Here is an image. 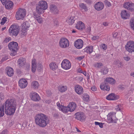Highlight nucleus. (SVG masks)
<instances>
[{
    "instance_id": "a211bd4d",
    "label": "nucleus",
    "mask_w": 134,
    "mask_h": 134,
    "mask_svg": "<svg viewBox=\"0 0 134 134\" xmlns=\"http://www.w3.org/2000/svg\"><path fill=\"white\" fill-rule=\"evenodd\" d=\"M5 5L6 8L8 9H11L13 8V4L10 1H8L4 4Z\"/></svg>"
},
{
    "instance_id": "4be33fe9",
    "label": "nucleus",
    "mask_w": 134,
    "mask_h": 134,
    "mask_svg": "<svg viewBox=\"0 0 134 134\" xmlns=\"http://www.w3.org/2000/svg\"><path fill=\"white\" fill-rule=\"evenodd\" d=\"M104 82L106 84L109 83L111 85L114 84L115 82V80L112 77L106 78L105 79Z\"/></svg>"
},
{
    "instance_id": "7c9ffc66",
    "label": "nucleus",
    "mask_w": 134,
    "mask_h": 134,
    "mask_svg": "<svg viewBox=\"0 0 134 134\" xmlns=\"http://www.w3.org/2000/svg\"><path fill=\"white\" fill-rule=\"evenodd\" d=\"M74 17L72 16L70 17L69 19H67L66 21L68 23L69 25L72 24L74 22L75 20L74 18Z\"/></svg>"
},
{
    "instance_id": "c03bdc74",
    "label": "nucleus",
    "mask_w": 134,
    "mask_h": 134,
    "mask_svg": "<svg viewBox=\"0 0 134 134\" xmlns=\"http://www.w3.org/2000/svg\"><path fill=\"white\" fill-rule=\"evenodd\" d=\"M100 46L101 48H102L104 50H106L107 48V46L104 44H102Z\"/></svg>"
},
{
    "instance_id": "f3484780",
    "label": "nucleus",
    "mask_w": 134,
    "mask_h": 134,
    "mask_svg": "<svg viewBox=\"0 0 134 134\" xmlns=\"http://www.w3.org/2000/svg\"><path fill=\"white\" fill-rule=\"evenodd\" d=\"M104 7L103 3L100 2H97L94 5L95 9L98 11H99L102 9Z\"/></svg>"
},
{
    "instance_id": "412c9836",
    "label": "nucleus",
    "mask_w": 134,
    "mask_h": 134,
    "mask_svg": "<svg viewBox=\"0 0 134 134\" xmlns=\"http://www.w3.org/2000/svg\"><path fill=\"white\" fill-rule=\"evenodd\" d=\"M5 70L7 71V75L10 77L14 75L13 69L11 67H7Z\"/></svg>"
},
{
    "instance_id": "4c0bfd02",
    "label": "nucleus",
    "mask_w": 134,
    "mask_h": 134,
    "mask_svg": "<svg viewBox=\"0 0 134 134\" xmlns=\"http://www.w3.org/2000/svg\"><path fill=\"white\" fill-rule=\"evenodd\" d=\"M27 29L22 27L21 34L22 35H25L27 34Z\"/></svg>"
},
{
    "instance_id": "7ed1b4c3",
    "label": "nucleus",
    "mask_w": 134,
    "mask_h": 134,
    "mask_svg": "<svg viewBox=\"0 0 134 134\" xmlns=\"http://www.w3.org/2000/svg\"><path fill=\"white\" fill-rule=\"evenodd\" d=\"M47 2L44 1H41L36 5V11L38 14H41L43 13V11L47 9Z\"/></svg>"
},
{
    "instance_id": "e433bc0d",
    "label": "nucleus",
    "mask_w": 134,
    "mask_h": 134,
    "mask_svg": "<svg viewBox=\"0 0 134 134\" xmlns=\"http://www.w3.org/2000/svg\"><path fill=\"white\" fill-rule=\"evenodd\" d=\"M67 90L66 86H60L59 87V91L62 92H65Z\"/></svg>"
},
{
    "instance_id": "f257e3e1",
    "label": "nucleus",
    "mask_w": 134,
    "mask_h": 134,
    "mask_svg": "<svg viewBox=\"0 0 134 134\" xmlns=\"http://www.w3.org/2000/svg\"><path fill=\"white\" fill-rule=\"evenodd\" d=\"M5 105V112L9 115L14 114L16 110V103L13 99H8L6 100L4 105Z\"/></svg>"
},
{
    "instance_id": "774afa93",
    "label": "nucleus",
    "mask_w": 134,
    "mask_h": 134,
    "mask_svg": "<svg viewBox=\"0 0 134 134\" xmlns=\"http://www.w3.org/2000/svg\"><path fill=\"white\" fill-rule=\"evenodd\" d=\"M119 66L120 68H122L123 67V64L122 62H119Z\"/></svg>"
},
{
    "instance_id": "f8f14e48",
    "label": "nucleus",
    "mask_w": 134,
    "mask_h": 134,
    "mask_svg": "<svg viewBox=\"0 0 134 134\" xmlns=\"http://www.w3.org/2000/svg\"><path fill=\"white\" fill-rule=\"evenodd\" d=\"M30 96L31 99L35 101H39L40 98L37 93L34 92H32L30 93Z\"/></svg>"
},
{
    "instance_id": "473e14b6",
    "label": "nucleus",
    "mask_w": 134,
    "mask_h": 134,
    "mask_svg": "<svg viewBox=\"0 0 134 134\" xmlns=\"http://www.w3.org/2000/svg\"><path fill=\"white\" fill-rule=\"evenodd\" d=\"M83 99L84 101L88 102L89 100V96L87 93H84L83 96Z\"/></svg>"
},
{
    "instance_id": "864d4df0",
    "label": "nucleus",
    "mask_w": 134,
    "mask_h": 134,
    "mask_svg": "<svg viewBox=\"0 0 134 134\" xmlns=\"http://www.w3.org/2000/svg\"><path fill=\"white\" fill-rule=\"evenodd\" d=\"M110 88V87L108 86H107L106 84H105V88L104 89V90H105L108 91L109 90Z\"/></svg>"
},
{
    "instance_id": "338daca9",
    "label": "nucleus",
    "mask_w": 134,
    "mask_h": 134,
    "mask_svg": "<svg viewBox=\"0 0 134 134\" xmlns=\"http://www.w3.org/2000/svg\"><path fill=\"white\" fill-rule=\"evenodd\" d=\"M120 61L119 60H115L114 61V64L115 65H116L117 64H119V63Z\"/></svg>"
},
{
    "instance_id": "680f3d73",
    "label": "nucleus",
    "mask_w": 134,
    "mask_h": 134,
    "mask_svg": "<svg viewBox=\"0 0 134 134\" xmlns=\"http://www.w3.org/2000/svg\"><path fill=\"white\" fill-rule=\"evenodd\" d=\"M1 134H8L7 130H3L1 133Z\"/></svg>"
},
{
    "instance_id": "49530a36",
    "label": "nucleus",
    "mask_w": 134,
    "mask_h": 134,
    "mask_svg": "<svg viewBox=\"0 0 134 134\" xmlns=\"http://www.w3.org/2000/svg\"><path fill=\"white\" fill-rule=\"evenodd\" d=\"M7 19L6 17H4L2 19V21L1 23V24L2 25H3L4 23L7 21Z\"/></svg>"
},
{
    "instance_id": "5fc2aeb1",
    "label": "nucleus",
    "mask_w": 134,
    "mask_h": 134,
    "mask_svg": "<svg viewBox=\"0 0 134 134\" xmlns=\"http://www.w3.org/2000/svg\"><path fill=\"white\" fill-rule=\"evenodd\" d=\"M36 60L35 59H33L32 61V65H36Z\"/></svg>"
},
{
    "instance_id": "8fccbe9b",
    "label": "nucleus",
    "mask_w": 134,
    "mask_h": 134,
    "mask_svg": "<svg viewBox=\"0 0 134 134\" xmlns=\"http://www.w3.org/2000/svg\"><path fill=\"white\" fill-rule=\"evenodd\" d=\"M53 23L54 25V26H57L58 25V22L57 19H55L54 20Z\"/></svg>"
},
{
    "instance_id": "052dcab7",
    "label": "nucleus",
    "mask_w": 134,
    "mask_h": 134,
    "mask_svg": "<svg viewBox=\"0 0 134 134\" xmlns=\"http://www.w3.org/2000/svg\"><path fill=\"white\" fill-rule=\"evenodd\" d=\"M84 58V56H81L78 57H77V58L78 60H81L83 59Z\"/></svg>"
},
{
    "instance_id": "2f4dec72",
    "label": "nucleus",
    "mask_w": 134,
    "mask_h": 134,
    "mask_svg": "<svg viewBox=\"0 0 134 134\" xmlns=\"http://www.w3.org/2000/svg\"><path fill=\"white\" fill-rule=\"evenodd\" d=\"M34 18L36 19L38 22L39 23H41L42 22V18L40 16H38L37 14L34 15Z\"/></svg>"
},
{
    "instance_id": "393cba45",
    "label": "nucleus",
    "mask_w": 134,
    "mask_h": 134,
    "mask_svg": "<svg viewBox=\"0 0 134 134\" xmlns=\"http://www.w3.org/2000/svg\"><path fill=\"white\" fill-rule=\"evenodd\" d=\"M85 26L83 23L81 21H79L77 23L76 25V27L78 30H82L84 28Z\"/></svg>"
},
{
    "instance_id": "423d86ee",
    "label": "nucleus",
    "mask_w": 134,
    "mask_h": 134,
    "mask_svg": "<svg viewBox=\"0 0 134 134\" xmlns=\"http://www.w3.org/2000/svg\"><path fill=\"white\" fill-rule=\"evenodd\" d=\"M26 15V10L24 9L19 8L16 12L15 17L17 20L23 19Z\"/></svg>"
},
{
    "instance_id": "de8ad7c7",
    "label": "nucleus",
    "mask_w": 134,
    "mask_h": 134,
    "mask_svg": "<svg viewBox=\"0 0 134 134\" xmlns=\"http://www.w3.org/2000/svg\"><path fill=\"white\" fill-rule=\"evenodd\" d=\"M108 69L105 68L104 69L103 71H102V74H103V75H105L108 72Z\"/></svg>"
},
{
    "instance_id": "20e7f679",
    "label": "nucleus",
    "mask_w": 134,
    "mask_h": 134,
    "mask_svg": "<svg viewBox=\"0 0 134 134\" xmlns=\"http://www.w3.org/2000/svg\"><path fill=\"white\" fill-rule=\"evenodd\" d=\"M18 43L16 42H10L8 45L9 49L11 51L10 53V55L14 56L16 54L18 50Z\"/></svg>"
},
{
    "instance_id": "13d9d810",
    "label": "nucleus",
    "mask_w": 134,
    "mask_h": 134,
    "mask_svg": "<svg viewBox=\"0 0 134 134\" xmlns=\"http://www.w3.org/2000/svg\"><path fill=\"white\" fill-rule=\"evenodd\" d=\"M84 1L86 3L90 4L92 3V1L91 0H84Z\"/></svg>"
},
{
    "instance_id": "4468645a",
    "label": "nucleus",
    "mask_w": 134,
    "mask_h": 134,
    "mask_svg": "<svg viewBox=\"0 0 134 134\" xmlns=\"http://www.w3.org/2000/svg\"><path fill=\"white\" fill-rule=\"evenodd\" d=\"M83 45V41L81 39H78L75 43V46L77 48L80 49L82 48Z\"/></svg>"
},
{
    "instance_id": "9b49d317",
    "label": "nucleus",
    "mask_w": 134,
    "mask_h": 134,
    "mask_svg": "<svg viewBox=\"0 0 134 134\" xmlns=\"http://www.w3.org/2000/svg\"><path fill=\"white\" fill-rule=\"evenodd\" d=\"M61 65L62 68L65 70L70 69L71 66L70 62L66 59L64 60L62 62Z\"/></svg>"
},
{
    "instance_id": "bb28decb",
    "label": "nucleus",
    "mask_w": 134,
    "mask_h": 134,
    "mask_svg": "<svg viewBox=\"0 0 134 134\" xmlns=\"http://www.w3.org/2000/svg\"><path fill=\"white\" fill-rule=\"evenodd\" d=\"M106 98L109 100H114L117 99V97L114 93H111L107 96Z\"/></svg>"
},
{
    "instance_id": "39448f33",
    "label": "nucleus",
    "mask_w": 134,
    "mask_h": 134,
    "mask_svg": "<svg viewBox=\"0 0 134 134\" xmlns=\"http://www.w3.org/2000/svg\"><path fill=\"white\" fill-rule=\"evenodd\" d=\"M19 31V27L18 26L12 25L8 30L10 35L16 37L17 36Z\"/></svg>"
},
{
    "instance_id": "1a4fd4ad",
    "label": "nucleus",
    "mask_w": 134,
    "mask_h": 134,
    "mask_svg": "<svg viewBox=\"0 0 134 134\" xmlns=\"http://www.w3.org/2000/svg\"><path fill=\"white\" fill-rule=\"evenodd\" d=\"M125 9L132 12L134 10V4L131 2H128L124 3L123 5Z\"/></svg>"
},
{
    "instance_id": "9d476101",
    "label": "nucleus",
    "mask_w": 134,
    "mask_h": 134,
    "mask_svg": "<svg viewBox=\"0 0 134 134\" xmlns=\"http://www.w3.org/2000/svg\"><path fill=\"white\" fill-rule=\"evenodd\" d=\"M69 42L67 39L61 38L59 42L60 46L61 47L66 48L69 46Z\"/></svg>"
},
{
    "instance_id": "6e6552de",
    "label": "nucleus",
    "mask_w": 134,
    "mask_h": 134,
    "mask_svg": "<svg viewBox=\"0 0 134 134\" xmlns=\"http://www.w3.org/2000/svg\"><path fill=\"white\" fill-rule=\"evenodd\" d=\"M117 120L115 114L113 112H110L107 115V121L109 123H116Z\"/></svg>"
},
{
    "instance_id": "603ef678",
    "label": "nucleus",
    "mask_w": 134,
    "mask_h": 134,
    "mask_svg": "<svg viewBox=\"0 0 134 134\" xmlns=\"http://www.w3.org/2000/svg\"><path fill=\"white\" fill-rule=\"evenodd\" d=\"M121 105H118L116 107L115 109L117 111H121Z\"/></svg>"
},
{
    "instance_id": "c9c22d12",
    "label": "nucleus",
    "mask_w": 134,
    "mask_h": 134,
    "mask_svg": "<svg viewBox=\"0 0 134 134\" xmlns=\"http://www.w3.org/2000/svg\"><path fill=\"white\" fill-rule=\"evenodd\" d=\"M22 27L27 29L28 28H29L30 26L29 23L27 21L24 22L22 25Z\"/></svg>"
},
{
    "instance_id": "e2e57ef3",
    "label": "nucleus",
    "mask_w": 134,
    "mask_h": 134,
    "mask_svg": "<svg viewBox=\"0 0 134 134\" xmlns=\"http://www.w3.org/2000/svg\"><path fill=\"white\" fill-rule=\"evenodd\" d=\"M91 89L92 91H96L97 88L95 86H93L91 87Z\"/></svg>"
},
{
    "instance_id": "a878e982",
    "label": "nucleus",
    "mask_w": 134,
    "mask_h": 134,
    "mask_svg": "<svg viewBox=\"0 0 134 134\" xmlns=\"http://www.w3.org/2000/svg\"><path fill=\"white\" fill-rule=\"evenodd\" d=\"M93 46H92L87 47L83 50V52H86L89 54H90L93 51Z\"/></svg>"
},
{
    "instance_id": "dca6fc26",
    "label": "nucleus",
    "mask_w": 134,
    "mask_h": 134,
    "mask_svg": "<svg viewBox=\"0 0 134 134\" xmlns=\"http://www.w3.org/2000/svg\"><path fill=\"white\" fill-rule=\"evenodd\" d=\"M18 83L19 86L20 88H22L26 87L27 84V81L24 79H21L19 80Z\"/></svg>"
},
{
    "instance_id": "37998d69",
    "label": "nucleus",
    "mask_w": 134,
    "mask_h": 134,
    "mask_svg": "<svg viewBox=\"0 0 134 134\" xmlns=\"http://www.w3.org/2000/svg\"><path fill=\"white\" fill-rule=\"evenodd\" d=\"M106 84L105 82H104L103 83H102L100 85V88L101 89V90H104V89L105 88V84Z\"/></svg>"
},
{
    "instance_id": "c756f323",
    "label": "nucleus",
    "mask_w": 134,
    "mask_h": 134,
    "mask_svg": "<svg viewBox=\"0 0 134 134\" xmlns=\"http://www.w3.org/2000/svg\"><path fill=\"white\" fill-rule=\"evenodd\" d=\"M39 85L38 82L36 81H33L31 83L32 88L33 89L37 88Z\"/></svg>"
},
{
    "instance_id": "aec40b11",
    "label": "nucleus",
    "mask_w": 134,
    "mask_h": 134,
    "mask_svg": "<svg viewBox=\"0 0 134 134\" xmlns=\"http://www.w3.org/2000/svg\"><path fill=\"white\" fill-rule=\"evenodd\" d=\"M50 9L51 11L54 14H57L58 12V8L56 5L54 4H52L51 5Z\"/></svg>"
},
{
    "instance_id": "6e6d98bb",
    "label": "nucleus",
    "mask_w": 134,
    "mask_h": 134,
    "mask_svg": "<svg viewBox=\"0 0 134 134\" xmlns=\"http://www.w3.org/2000/svg\"><path fill=\"white\" fill-rule=\"evenodd\" d=\"M10 37L6 38L4 40V42L5 43L8 42L10 40Z\"/></svg>"
},
{
    "instance_id": "ea45409f",
    "label": "nucleus",
    "mask_w": 134,
    "mask_h": 134,
    "mask_svg": "<svg viewBox=\"0 0 134 134\" xmlns=\"http://www.w3.org/2000/svg\"><path fill=\"white\" fill-rule=\"evenodd\" d=\"M103 65L102 64L100 63H97L94 65V66L96 67L100 68Z\"/></svg>"
},
{
    "instance_id": "b1692460",
    "label": "nucleus",
    "mask_w": 134,
    "mask_h": 134,
    "mask_svg": "<svg viewBox=\"0 0 134 134\" xmlns=\"http://www.w3.org/2000/svg\"><path fill=\"white\" fill-rule=\"evenodd\" d=\"M70 111L72 112L74 111L76 107V105L75 103H70L68 105Z\"/></svg>"
},
{
    "instance_id": "69168bd1",
    "label": "nucleus",
    "mask_w": 134,
    "mask_h": 134,
    "mask_svg": "<svg viewBox=\"0 0 134 134\" xmlns=\"http://www.w3.org/2000/svg\"><path fill=\"white\" fill-rule=\"evenodd\" d=\"M51 102V100L50 99H47L45 101V102L47 104H49Z\"/></svg>"
},
{
    "instance_id": "0e129e2a",
    "label": "nucleus",
    "mask_w": 134,
    "mask_h": 134,
    "mask_svg": "<svg viewBox=\"0 0 134 134\" xmlns=\"http://www.w3.org/2000/svg\"><path fill=\"white\" fill-rule=\"evenodd\" d=\"M124 58L125 60L127 61H129L130 59V58L128 57H124Z\"/></svg>"
},
{
    "instance_id": "2eb2a0df",
    "label": "nucleus",
    "mask_w": 134,
    "mask_h": 134,
    "mask_svg": "<svg viewBox=\"0 0 134 134\" xmlns=\"http://www.w3.org/2000/svg\"><path fill=\"white\" fill-rule=\"evenodd\" d=\"M75 92L78 94L80 95L82 94L83 92V89L82 86L77 85L75 86Z\"/></svg>"
},
{
    "instance_id": "cd10ccee",
    "label": "nucleus",
    "mask_w": 134,
    "mask_h": 134,
    "mask_svg": "<svg viewBox=\"0 0 134 134\" xmlns=\"http://www.w3.org/2000/svg\"><path fill=\"white\" fill-rule=\"evenodd\" d=\"M79 7L82 10H84L85 11L88 10V8L86 5L84 3H81L79 4Z\"/></svg>"
},
{
    "instance_id": "c85d7f7f",
    "label": "nucleus",
    "mask_w": 134,
    "mask_h": 134,
    "mask_svg": "<svg viewBox=\"0 0 134 134\" xmlns=\"http://www.w3.org/2000/svg\"><path fill=\"white\" fill-rule=\"evenodd\" d=\"M50 69L53 70H54L57 68L58 66L55 62L51 63L49 64Z\"/></svg>"
},
{
    "instance_id": "ddd939ff",
    "label": "nucleus",
    "mask_w": 134,
    "mask_h": 134,
    "mask_svg": "<svg viewBox=\"0 0 134 134\" xmlns=\"http://www.w3.org/2000/svg\"><path fill=\"white\" fill-rule=\"evenodd\" d=\"M75 118L81 121L84 120L86 118L85 114L82 112H78L75 114Z\"/></svg>"
},
{
    "instance_id": "a18cd8bd",
    "label": "nucleus",
    "mask_w": 134,
    "mask_h": 134,
    "mask_svg": "<svg viewBox=\"0 0 134 134\" xmlns=\"http://www.w3.org/2000/svg\"><path fill=\"white\" fill-rule=\"evenodd\" d=\"M36 69V65H32L31 70L32 71L34 72H35Z\"/></svg>"
},
{
    "instance_id": "0eeeda50",
    "label": "nucleus",
    "mask_w": 134,
    "mask_h": 134,
    "mask_svg": "<svg viewBox=\"0 0 134 134\" xmlns=\"http://www.w3.org/2000/svg\"><path fill=\"white\" fill-rule=\"evenodd\" d=\"M126 50L130 53L134 52V41H130L128 42L125 46Z\"/></svg>"
},
{
    "instance_id": "bf43d9fd",
    "label": "nucleus",
    "mask_w": 134,
    "mask_h": 134,
    "mask_svg": "<svg viewBox=\"0 0 134 134\" xmlns=\"http://www.w3.org/2000/svg\"><path fill=\"white\" fill-rule=\"evenodd\" d=\"M99 38V36H94L92 38V39L93 40H95L98 39Z\"/></svg>"
},
{
    "instance_id": "5701e85b",
    "label": "nucleus",
    "mask_w": 134,
    "mask_h": 134,
    "mask_svg": "<svg viewBox=\"0 0 134 134\" xmlns=\"http://www.w3.org/2000/svg\"><path fill=\"white\" fill-rule=\"evenodd\" d=\"M26 63L25 59L22 57L20 58L18 61V65L21 67H22L25 65Z\"/></svg>"
},
{
    "instance_id": "6ab92c4d",
    "label": "nucleus",
    "mask_w": 134,
    "mask_h": 134,
    "mask_svg": "<svg viewBox=\"0 0 134 134\" xmlns=\"http://www.w3.org/2000/svg\"><path fill=\"white\" fill-rule=\"evenodd\" d=\"M121 15L122 18L124 19H126L130 16L129 14L127 12L126 10L122 11L121 12Z\"/></svg>"
},
{
    "instance_id": "09e8293b",
    "label": "nucleus",
    "mask_w": 134,
    "mask_h": 134,
    "mask_svg": "<svg viewBox=\"0 0 134 134\" xmlns=\"http://www.w3.org/2000/svg\"><path fill=\"white\" fill-rule=\"evenodd\" d=\"M57 105L59 109V110H61L62 109V108H63V106L61 105L59 102H58L57 103Z\"/></svg>"
},
{
    "instance_id": "a19ab883",
    "label": "nucleus",
    "mask_w": 134,
    "mask_h": 134,
    "mask_svg": "<svg viewBox=\"0 0 134 134\" xmlns=\"http://www.w3.org/2000/svg\"><path fill=\"white\" fill-rule=\"evenodd\" d=\"M130 25L131 29L134 30V21L131 20L130 23Z\"/></svg>"
},
{
    "instance_id": "72a5a7b5",
    "label": "nucleus",
    "mask_w": 134,
    "mask_h": 134,
    "mask_svg": "<svg viewBox=\"0 0 134 134\" xmlns=\"http://www.w3.org/2000/svg\"><path fill=\"white\" fill-rule=\"evenodd\" d=\"M4 115V105L0 107V117H2Z\"/></svg>"
},
{
    "instance_id": "79ce46f5",
    "label": "nucleus",
    "mask_w": 134,
    "mask_h": 134,
    "mask_svg": "<svg viewBox=\"0 0 134 134\" xmlns=\"http://www.w3.org/2000/svg\"><path fill=\"white\" fill-rule=\"evenodd\" d=\"M94 123L96 125H99L101 128H102L103 127V124L102 123L96 121Z\"/></svg>"
},
{
    "instance_id": "f03ea898",
    "label": "nucleus",
    "mask_w": 134,
    "mask_h": 134,
    "mask_svg": "<svg viewBox=\"0 0 134 134\" xmlns=\"http://www.w3.org/2000/svg\"><path fill=\"white\" fill-rule=\"evenodd\" d=\"M35 121L36 125L42 127H45L49 122L48 117L43 114L37 115L35 117Z\"/></svg>"
},
{
    "instance_id": "4d7b16f0",
    "label": "nucleus",
    "mask_w": 134,
    "mask_h": 134,
    "mask_svg": "<svg viewBox=\"0 0 134 134\" xmlns=\"http://www.w3.org/2000/svg\"><path fill=\"white\" fill-rule=\"evenodd\" d=\"M4 98L3 94L2 93H0V99H3Z\"/></svg>"
},
{
    "instance_id": "58836bf2",
    "label": "nucleus",
    "mask_w": 134,
    "mask_h": 134,
    "mask_svg": "<svg viewBox=\"0 0 134 134\" xmlns=\"http://www.w3.org/2000/svg\"><path fill=\"white\" fill-rule=\"evenodd\" d=\"M104 3L105 5L107 7H109L111 5V3L108 0H105L104 2Z\"/></svg>"
},
{
    "instance_id": "f704fd0d",
    "label": "nucleus",
    "mask_w": 134,
    "mask_h": 134,
    "mask_svg": "<svg viewBox=\"0 0 134 134\" xmlns=\"http://www.w3.org/2000/svg\"><path fill=\"white\" fill-rule=\"evenodd\" d=\"M61 111H62L63 112L67 113L70 111L69 109L68 106L65 107L63 106L62 109L61 110Z\"/></svg>"
},
{
    "instance_id": "3c124183",
    "label": "nucleus",
    "mask_w": 134,
    "mask_h": 134,
    "mask_svg": "<svg viewBox=\"0 0 134 134\" xmlns=\"http://www.w3.org/2000/svg\"><path fill=\"white\" fill-rule=\"evenodd\" d=\"M53 116L55 118H57L59 116V114L56 111L53 112Z\"/></svg>"
}]
</instances>
